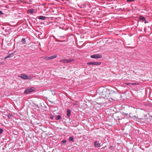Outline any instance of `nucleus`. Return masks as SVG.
<instances>
[{
    "label": "nucleus",
    "instance_id": "16",
    "mask_svg": "<svg viewBox=\"0 0 152 152\" xmlns=\"http://www.w3.org/2000/svg\"><path fill=\"white\" fill-rule=\"evenodd\" d=\"M61 117L59 115H57L56 116V118L57 120H59L61 119Z\"/></svg>",
    "mask_w": 152,
    "mask_h": 152
},
{
    "label": "nucleus",
    "instance_id": "25",
    "mask_svg": "<svg viewBox=\"0 0 152 152\" xmlns=\"http://www.w3.org/2000/svg\"><path fill=\"white\" fill-rule=\"evenodd\" d=\"M77 102L76 101L73 103V104L74 105H77Z\"/></svg>",
    "mask_w": 152,
    "mask_h": 152
},
{
    "label": "nucleus",
    "instance_id": "10",
    "mask_svg": "<svg viewBox=\"0 0 152 152\" xmlns=\"http://www.w3.org/2000/svg\"><path fill=\"white\" fill-rule=\"evenodd\" d=\"M13 53H11L10 54H9L8 55V56H7L5 58V59H7V58H9V57H12V56H13Z\"/></svg>",
    "mask_w": 152,
    "mask_h": 152
},
{
    "label": "nucleus",
    "instance_id": "20",
    "mask_svg": "<svg viewBox=\"0 0 152 152\" xmlns=\"http://www.w3.org/2000/svg\"><path fill=\"white\" fill-rule=\"evenodd\" d=\"M69 140L73 141V138L72 137H70L69 138Z\"/></svg>",
    "mask_w": 152,
    "mask_h": 152
},
{
    "label": "nucleus",
    "instance_id": "12",
    "mask_svg": "<svg viewBox=\"0 0 152 152\" xmlns=\"http://www.w3.org/2000/svg\"><path fill=\"white\" fill-rule=\"evenodd\" d=\"M125 84L126 85H136V83H125Z\"/></svg>",
    "mask_w": 152,
    "mask_h": 152
},
{
    "label": "nucleus",
    "instance_id": "9",
    "mask_svg": "<svg viewBox=\"0 0 152 152\" xmlns=\"http://www.w3.org/2000/svg\"><path fill=\"white\" fill-rule=\"evenodd\" d=\"M94 145L96 147H99L100 145L99 143L97 141H96L94 142Z\"/></svg>",
    "mask_w": 152,
    "mask_h": 152
},
{
    "label": "nucleus",
    "instance_id": "7",
    "mask_svg": "<svg viewBox=\"0 0 152 152\" xmlns=\"http://www.w3.org/2000/svg\"><path fill=\"white\" fill-rule=\"evenodd\" d=\"M74 61L73 59L72 60H70V59H68V60H62L60 61L61 62H62L63 63H68L69 62L71 61Z\"/></svg>",
    "mask_w": 152,
    "mask_h": 152
},
{
    "label": "nucleus",
    "instance_id": "21",
    "mask_svg": "<svg viewBox=\"0 0 152 152\" xmlns=\"http://www.w3.org/2000/svg\"><path fill=\"white\" fill-rule=\"evenodd\" d=\"M12 114H9L8 115V117L9 118H11V117H12Z\"/></svg>",
    "mask_w": 152,
    "mask_h": 152
},
{
    "label": "nucleus",
    "instance_id": "6",
    "mask_svg": "<svg viewBox=\"0 0 152 152\" xmlns=\"http://www.w3.org/2000/svg\"><path fill=\"white\" fill-rule=\"evenodd\" d=\"M100 62H88L87 63L88 65L93 64L94 65H99L101 64Z\"/></svg>",
    "mask_w": 152,
    "mask_h": 152
},
{
    "label": "nucleus",
    "instance_id": "26",
    "mask_svg": "<svg viewBox=\"0 0 152 152\" xmlns=\"http://www.w3.org/2000/svg\"><path fill=\"white\" fill-rule=\"evenodd\" d=\"M0 14L1 15H2L3 14V13L1 11H0Z\"/></svg>",
    "mask_w": 152,
    "mask_h": 152
},
{
    "label": "nucleus",
    "instance_id": "27",
    "mask_svg": "<svg viewBox=\"0 0 152 152\" xmlns=\"http://www.w3.org/2000/svg\"><path fill=\"white\" fill-rule=\"evenodd\" d=\"M98 99L97 100V102L99 104H101V102H99V101H98Z\"/></svg>",
    "mask_w": 152,
    "mask_h": 152
},
{
    "label": "nucleus",
    "instance_id": "18",
    "mask_svg": "<svg viewBox=\"0 0 152 152\" xmlns=\"http://www.w3.org/2000/svg\"><path fill=\"white\" fill-rule=\"evenodd\" d=\"M28 11L30 13H32L34 12V10L32 9H31L28 10Z\"/></svg>",
    "mask_w": 152,
    "mask_h": 152
},
{
    "label": "nucleus",
    "instance_id": "24",
    "mask_svg": "<svg viewBox=\"0 0 152 152\" xmlns=\"http://www.w3.org/2000/svg\"><path fill=\"white\" fill-rule=\"evenodd\" d=\"M5 63L4 62H0V65L3 64H4Z\"/></svg>",
    "mask_w": 152,
    "mask_h": 152
},
{
    "label": "nucleus",
    "instance_id": "11",
    "mask_svg": "<svg viewBox=\"0 0 152 152\" xmlns=\"http://www.w3.org/2000/svg\"><path fill=\"white\" fill-rule=\"evenodd\" d=\"M57 57V55H54L53 56H51L50 57V60H51L54 58H56Z\"/></svg>",
    "mask_w": 152,
    "mask_h": 152
},
{
    "label": "nucleus",
    "instance_id": "23",
    "mask_svg": "<svg viewBox=\"0 0 152 152\" xmlns=\"http://www.w3.org/2000/svg\"><path fill=\"white\" fill-rule=\"evenodd\" d=\"M3 130L2 129L0 128V134H1L2 133Z\"/></svg>",
    "mask_w": 152,
    "mask_h": 152
},
{
    "label": "nucleus",
    "instance_id": "28",
    "mask_svg": "<svg viewBox=\"0 0 152 152\" xmlns=\"http://www.w3.org/2000/svg\"><path fill=\"white\" fill-rule=\"evenodd\" d=\"M50 118L53 119V116H50Z\"/></svg>",
    "mask_w": 152,
    "mask_h": 152
},
{
    "label": "nucleus",
    "instance_id": "14",
    "mask_svg": "<svg viewBox=\"0 0 152 152\" xmlns=\"http://www.w3.org/2000/svg\"><path fill=\"white\" fill-rule=\"evenodd\" d=\"M67 115L68 116H69L70 114V110L69 109H68L67 110Z\"/></svg>",
    "mask_w": 152,
    "mask_h": 152
},
{
    "label": "nucleus",
    "instance_id": "13",
    "mask_svg": "<svg viewBox=\"0 0 152 152\" xmlns=\"http://www.w3.org/2000/svg\"><path fill=\"white\" fill-rule=\"evenodd\" d=\"M139 19L141 20H143V21L145 20V18L144 17L141 16H140Z\"/></svg>",
    "mask_w": 152,
    "mask_h": 152
},
{
    "label": "nucleus",
    "instance_id": "2",
    "mask_svg": "<svg viewBox=\"0 0 152 152\" xmlns=\"http://www.w3.org/2000/svg\"><path fill=\"white\" fill-rule=\"evenodd\" d=\"M98 91L99 94L101 96L100 98H103L105 99L110 98L111 93L109 89L106 88H102Z\"/></svg>",
    "mask_w": 152,
    "mask_h": 152
},
{
    "label": "nucleus",
    "instance_id": "1",
    "mask_svg": "<svg viewBox=\"0 0 152 152\" xmlns=\"http://www.w3.org/2000/svg\"><path fill=\"white\" fill-rule=\"evenodd\" d=\"M144 113L142 110H137L132 107L126 106L122 109V113L115 114V118L116 120L122 119L124 118L123 116L125 115H129L132 118H137L143 123H152V116H150L148 118Z\"/></svg>",
    "mask_w": 152,
    "mask_h": 152
},
{
    "label": "nucleus",
    "instance_id": "22",
    "mask_svg": "<svg viewBox=\"0 0 152 152\" xmlns=\"http://www.w3.org/2000/svg\"><path fill=\"white\" fill-rule=\"evenodd\" d=\"M126 0L128 2H131L132 1H135V0Z\"/></svg>",
    "mask_w": 152,
    "mask_h": 152
},
{
    "label": "nucleus",
    "instance_id": "19",
    "mask_svg": "<svg viewBox=\"0 0 152 152\" xmlns=\"http://www.w3.org/2000/svg\"><path fill=\"white\" fill-rule=\"evenodd\" d=\"M66 140H63L61 142V143L62 144H65L66 143Z\"/></svg>",
    "mask_w": 152,
    "mask_h": 152
},
{
    "label": "nucleus",
    "instance_id": "4",
    "mask_svg": "<svg viewBox=\"0 0 152 152\" xmlns=\"http://www.w3.org/2000/svg\"><path fill=\"white\" fill-rule=\"evenodd\" d=\"M35 90V88H34L32 87L30 88L25 90L24 93L26 94H28L30 93L33 92Z\"/></svg>",
    "mask_w": 152,
    "mask_h": 152
},
{
    "label": "nucleus",
    "instance_id": "5",
    "mask_svg": "<svg viewBox=\"0 0 152 152\" xmlns=\"http://www.w3.org/2000/svg\"><path fill=\"white\" fill-rule=\"evenodd\" d=\"M91 57L92 58H102V56L100 54H94L91 55Z\"/></svg>",
    "mask_w": 152,
    "mask_h": 152
},
{
    "label": "nucleus",
    "instance_id": "3",
    "mask_svg": "<svg viewBox=\"0 0 152 152\" xmlns=\"http://www.w3.org/2000/svg\"><path fill=\"white\" fill-rule=\"evenodd\" d=\"M18 77L24 80L27 79H30L31 78V76H30L28 77V75L24 74H21L20 76H18Z\"/></svg>",
    "mask_w": 152,
    "mask_h": 152
},
{
    "label": "nucleus",
    "instance_id": "17",
    "mask_svg": "<svg viewBox=\"0 0 152 152\" xmlns=\"http://www.w3.org/2000/svg\"><path fill=\"white\" fill-rule=\"evenodd\" d=\"M22 42L23 44H25L26 43V42L25 41V39L24 38H23L22 40Z\"/></svg>",
    "mask_w": 152,
    "mask_h": 152
},
{
    "label": "nucleus",
    "instance_id": "15",
    "mask_svg": "<svg viewBox=\"0 0 152 152\" xmlns=\"http://www.w3.org/2000/svg\"><path fill=\"white\" fill-rule=\"evenodd\" d=\"M43 58L44 59H45V60H46V61H48V60H50V57H43Z\"/></svg>",
    "mask_w": 152,
    "mask_h": 152
},
{
    "label": "nucleus",
    "instance_id": "8",
    "mask_svg": "<svg viewBox=\"0 0 152 152\" xmlns=\"http://www.w3.org/2000/svg\"><path fill=\"white\" fill-rule=\"evenodd\" d=\"M38 18L39 19H41L42 20H44L46 18V17L44 16H40L38 17Z\"/></svg>",
    "mask_w": 152,
    "mask_h": 152
}]
</instances>
